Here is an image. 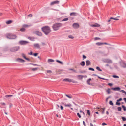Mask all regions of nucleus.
I'll return each mask as SVG.
<instances>
[{"label":"nucleus","mask_w":126,"mask_h":126,"mask_svg":"<svg viewBox=\"0 0 126 126\" xmlns=\"http://www.w3.org/2000/svg\"><path fill=\"white\" fill-rule=\"evenodd\" d=\"M120 92H121L124 93H125V91L124 90H120Z\"/></svg>","instance_id":"69168bd1"},{"label":"nucleus","mask_w":126,"mask_h":126,"mask_svg":"<svg viewBox=\"0 0 126 126\" xmlns=\"http://www.w3.org/2000/svg\"><path fill=\"white\" fill-rule=\"evenodd\" d=\"M106 125H107V124L105 123H103L102 124V125L103 126Z\"/></svg>","instance_id":"338daca9"},{"label":"nucleus","mask_w":126,"mask_h":126,"mask_svg":"<svg viewBox=\"0 0 126 126\" xmlns=\"http://www.w3.org/2000/svg\"><path fill=\"white\" fill-rule=\"evenodd\" d=\"M94 39L95 40H98L100 39V38L98 37H95L94 38Z\"/></svg>","instance_id":"6e6d98bb"},{"label":"nucleus","mask_w":126,"mask_h":126,"mask_svg":"<svg viewBox=\"0 0 126 126\" xmlns=\"http://www.w3.org/2000/svg\"><path fill=\"white\" fill-rule=\"evenodd\" d=\"M116 105H120V104L119 101H117V102L116 103Z\"/></svg>","instance_id":"09e8293b"},{"label":"nucleus","mask_w":126,"mask_h":126,"mask_svg":"<svg viewBox=\"0 0 126 126\" xmlns=\"http://www.w3.org/2000/svg\"><path fill=\"white\" fill-rule=\"evenodd\" d=\"M54 60L51 59H48V62L49 63L53 62H54Z\"/></svg>","instance_id":"b1692460"},{"label":"nucleus","mask_w":126,"mask_h":126,"mask_svg":"<svg viewBox=\"0 0 126 126\" xmlns=\"http://www.w3.org/2000/svg\"><path fill=\"white\" fill-rule=\"evenodd\" d=\"M91 80V78H89L88 79V80L87 81V84L90 85V81Z\"/></svg>","instance_id":"4be33fe9"},{"label":"nucleus","mask_w":126,"mask_h":126,"mask_svg":"<svg viewBox=\"0 0 126 126\" xmlns=\"http://www.w3.org/2000/svg\"><path fill=\"white\" fill-rule=\"evenodd\" d=\"M65 95H66V96L67 97H68V98H72V96H70L67 95L66 94H65Z\"/></svg>","instance_id":"ea45409f"},{"label":"nucleus","mask_w":126,"mask_h":126,"mask_svg":"<svg viewBox=\"0 0 126 126\" xmlns=\"http://www.w3.org/2000/svg\"><path fill=\"white\" fill-rule=\"evenodd\" d=\"M64 105L65 107H70L71 106V104H64Z\"/></svg>","instance_id":"c756f323"},{"label":"nucleus","mask_w":126,"mask_h":126,"mask_svg":"<svg viewBox=\"0 0 126 126\" xmlns=\"http://www.w3.org/2000/svg\"><path fill=\"white\" fill-rule=\"evenodd\" d=\"M59 2V1L58 0H56L51 2L50 4L51 5H53L55 4H58Z\"/></svg>","instance_id":"9b49d317"},{"label":"nucleus","mask_w":126,"mask_h":126,"mask_svg":"<svg viewBox=\"0 0 126 126\" xmlns=\"http://www.w3.org/2000/svg\"><path fill=\"white\" fill-rule=\"evenodd\" d=\"M96 45L98 46H100L103 45V43L101 42H98L96 43Z\"/></svg>","instance_id":"a878e982"},{"label":"nucleus","mask_w":126,"mask_h":126,"mask_svg":"<svg viewBox=\"0 0 126 126\" xmlns=\"http://www.w3.org/2000/svg\"><path fill=\"white\" fill-rule=\"evenodd\" d=\"M6 37L9 39H15L17 38V36L13 34L9 33L6 35Z\"/></svg>","instance_id":"7ed1b4c3"},{"label":"nucleus","mask_w":126,"mask_h":126,"mask_svg":"<svg viewBox=\"0 0 126 126\" xmlns=\"http://www.w3.org/2000/svg\"><path fill=\"white\" fill-rule=\"evenodd\" d=\"M88 69L89 70H92L93 71H94V69L91 68H88Z\"/></svg>","instance_id":"49530a36"},{"label":"nucleus","mask_w":126,"mask_h":126,"mask_svg":"<svg viewBox=\"0 0 126 126\" xmlns=\"http://www.w3.org/2000/svg\"><path fill=\"white\" fill-rule=\"evenodd\" d=\"M32 26V25L30 24V25H27L26 24H24L23 25V26L24 27H29Z\"/></svg>","instance_id":"412c9836"},{"label":"nucleus","mask_w":126,"mask_h":126,"mask_svg":"<svg viewBox=\"0 0 126 126\" xmlns=\"http://www.w3.org/2000/svg\"><path fill=\"white\" fill-rule=\"evenodd\" d=\"M28 38L30 40L33 41H34V40L35 39V38L31 37H28Z\"/></svg>","instance_id":"aec40b11"},{"label":"nucleus","mask_w":126,"mask_h":126,"mask_svg":"<svg viewBox=\"0 0 126 126\" xmlns=\"http://www.w3.org/2000/svg\"><path fill=\"white\" fill-rule=\"evenodd\" d=\"M19 49V46H16L11 48L10 50L11 52H14L17 51Z\"/></svg>","instance_id":"20e7f679"},{"label":"nucleus","mask_w":126,"mask_h":126,"mask_svg":"<svg viewBox=\"0 0 126 126\" xmlns=\"http://www.w3.org/2000/svg\"><path fill=\"white\" fill-rule=\"evenodd\" d=\"M17 61L19 62H21L22 63L24 62H25V61L22 59L20 58L17 59L16 60Z\"/></svg>","instance_id":"a211bd4d"},{"label":"nucleus","mask_w":126,"mask_h":126,"mask_svg":"<svg viewBox=\"0 0 126 126\" xmlns=\"http://www.w3.org/2000/svg\"><path fill=\"white\" fill-rule=\"evenodd\" d=\"M78 15V14L76 13L72 12L70 14V15L71 16H76Z\"/></svg>","instance_id":"2eb2a0df"},{"label":"nucleus","mask_w":126,"mask_h":126,"mask_svg":"<svg viewBox=\"0 0 126 126\" xmlns=\"http://www.w3.org/2000/svg\"><path fill=\"white\" fill-rule=\"evenodd\" d=\"M30 64L32 65H33L35 66H38V65H37V64H33V63H30Z\"/></svg>","instance_id":"864d4df0"},{"label":"nucleus","mask_w":126,"mask_h":126,"mask_svg":"<svg viewBox=\"0 0 126 126\" xmlns=\"http://www.w3.org/2000/svg\"><path fill=\"white\" fill-rule=\"evenodd\" d=\"M63 81H68L69 82H71V81H72V80L68 78H66L63 79Z\"/></svg>","instance_id":"4468645a"},{"label":"nucleus","mask_w":126,"mask_h":126,"mask_svg":"<svg viewBox=\"0 0 126 126\" xmlns=\"http://www.w3.org/2000/svg\"><path fill=\"white\" fill-rule=\"evenodd\" d=\"M72 26L74 28L77 29L79 27V25L78 23H74L73 24Z\"/></svg>","instance_id":"0eeeda50"},{"label":"nucleus","mask_w":126,"mask_h":126,"mask_svg":"<svg viewBox=\"0 0 126 126\" xmlns=\"http://www.w3.org/2000/svg\"><path fill=\"white\" fill-rule=\"evenodd\" d=\"M12 22V21L11 20H9L6 22V23L7 24H9L11 23Z\"/></svg>","instance_id":"393cba45"},{"label":"nucleus","mask_w":126,"mask_h":126,"mask_svg":"<svg viewBox=\"0 0 126 126\" xmlns=\"http://www.w3.org/2000/svg\"><path fill=\"white\" fill-rule=\"evenodd\" d=\"M110 89H108L106 90V91L107 93L108 94H109L110 93Z\"/></svg>","instance_id":"c85d7f7f"},{"label":"nucleus","mask_w":126,"mask_h":126,"mask_svg":"<svg viewBox=\"0 0 126 126\" xmlns=\"http://www.w3.org/2000/svg\"><path fill=\"white\" fill-rule=\"evenodd\" d=\"M68 20V18H64V19H63V20H62V21H67Z\"/></svg>","instance_id":"72a5a7b5"},{"label":"nucleus","mask_w":126,"mask_h":126,"mask_svg":"<svg viewBox=\"0 0 126 126\" xmlns=\"http://www.w3.org/2000/svg\"><path fill=\"white\" fill-rule=\"evenodd\" d=\"M111 89L112 90H113L115 91L117 90L118 91H119L120 88L119 87H117L115 88H112Z\"/></svg>","instance_id":"dca6fc26"},{"label":"nucleus","mask_w":126,"mask_h":126,"mask_svg":"<svg viewBox=\"0 0 126 126\" xmlns=\"http://www.w3.org/2000/svg\"><path fill=\"white\" fill-rule=\"evenodd\" d=\"M22 56L25 59V58H26V57L25 56V54H22Z\"/></svg>","instance_id":"13d9d810"},{"label":"nucleus","mask_w":126,"mask_h":126,"mask_svg":"<svg viewBox=\"0 0 126 126\" xmlns=\"http://www.w3.org/2000/svg\"><path fill=\"white\" fill-rule=\"evenodd\" d=\"M20 30L22 32H24L25 30V29L24 28H22L20 29Z\"/></svg>","instance_id":"e433bc0d"},{"label":"nucleus","mask_w":126,"mask_h":126,"mask_svg":"<svg viewBox=\"0 0 126 126\" xmlns=\"http://www.w3.org/2000/svg\"><path fill=\"white\" fill-rule=\"evenodd\" d=\"M105 109V108H103L101 109H100V110H101L102 111V114H103L104 113V111Z\"/></svg>","instance_id":"cd10ccee"},{"label":"nucleus","mask_w":126,"mask_h":126,"mask_svg":"<svg viewBox=\"0 0 126 126\" xmlns=\"http://www.w3.org/2000/svg\"><path fill=\"white\" fill-rule=\"evenodd\" d=\"M96 69L99 71H102V70L100 69V68L98 67H96Z\"/></svg>","instance_id":"473e14b6"},{"label":"nucleus","mask_w":126,"mask_h":126,"mask_svg":"<svg viewBox=\"0 0 126 126\" xmlns=\"http://www.w3.org/2000/svg\"><path fill=\"white\" fill-rule=\"evenodd\" d=\"M98 78L99 79H103V80H108L107 79H105L104 78H101L99 76H98Z\"/></svg>","instance_id":"f704fd0d"},{"label":"nucleus","mask_w":126,"mask_h":126,"mask_svg":"<svg viewBox=\"0 0 126 126\" xmlns=\"http://www.w3.org/2000/svg\"><path fill=\"white\" fill-rule=\"evenodd\" d=\"M121 66L124 68H126V64L123 61H121L120 62Z\"/></svg>","instance_id":"39448f33"},{"label":"nucleus","mask_w":126,"mask_h":126,"mask_svg":"<svg viewBox=\"0 0 126 126\" xmlns=\"http://www.w3.org/2000/svg\"><path fill=\"white\" fill-rule=\"evenodd\" d=\"M109 104L110 105H113V104L112 102V101H109Z\"/></svg>","instance_id":"4c0bfd02"},{"label":"nucleus","mask_w":126,"mask_h":126,"mask_svg":"<svg viewBox=\"0 0 126 126\" xmlns=\"http://www.w3.org/2000/svg\"><path fill=\"white\" fill-rule=\"evenodd\" d=\"M29 43V42L23 40L20 41L19 42V44L21 45H25Z\"/></svg>","instance_id":"423d86ee"},{"label":"nucleus","mask_w":126,"mask_h":126,"mask_svg":"<svg viewBox=\"0 0 126 126\" xmlns=\"http://www.w3.org/2000/svg\"><path fill=\"white\" fill-rule=\"evenodd\" d=\"M35 33L37 35L39 36H41L42 34L41 33L38 31H36L35 32Z\"/></svg>","instance_id":"9d476101"},{"label":"nucleus","mask_w":126,"mask_h":126,"mask_svg":"<svg viewBox=\"0 0 126 126\" xmlns=\"http://www.w3.org/2000/svg\"><path fill=\"white\" fill-rule=\"evenodd\" d=\"M118 110L119 111H121V108L120 107H118L117 108Z\"/></svg>","instance_id":"79ce46f5"},{"label":"nucleus","mask_w":126,"mask_h":126,"mask_svg":"<svg viewBox=\"0 0 126 126\" xmlns=\"http://www.w3.org/2000/svg\"><path fill=\"white\" fill-rule=\"evenodd\" d=\"M91 26L93 27H97L100 26V25L97 23H95L94 24H92L91 25Z\"/></svg>","instance_id":"f8f14e48"},{"label":"nucleus","mask_w":126,"mask_h":126,"mask_svg":"<svg viewBox=\"0 0 126 126\" xmlns=\"http://www.w3.org/2000/svg\"><path fill=\"white\" fill-rule=\"evenodd\" d=\"M122 118L123 120V121H125L126 120V119L124 117H122Z\"/></svg>","instance_id":"a19ab883"},{"label":"nucleus","mask_w":126,"mask_h":126,"mask_svg":"<svg viewBox=\"0 0 126 126\" xmlns=\"http://www.w3.org/2000/svg\"><path fill=\"white\" fill-rule=\"evenodd\" d=\"M87 114L89 115H90V112L89 110H88L87 111Z\"/></svg>","instance_id":"37998d69"},{"label":"nucleus","mask_w":126,"mask_h":126,"mask_svg":"<svg viewBox=\"0 0 126 126\" xmlns=\"http://www.w3.org/2000/svg\"><path fill=\"white\" fill-rule=\"evenodd\" d=\"M68 37L70 38H71V39H73L74 38L73 36L71 35H69Z\"/></svg>","instance_id":"58836bf2"},{"label":"nucleus","mask_w":126,"mask_h":126,"mask_svg":"<svg viewBox=\"0 0 126 126\" xmlns=\"http://www.w3.org/2000/svg\"><path fill=\"white\" fill-rule=\"evenodd\" d=\"M47 72L48 73H52V72L51 70H48L47 71Z\"/></svg>","instance_id":"c03bdc74"},{"label":"nucleus","mask_w":126,"mask_h":126,"mask_svg":"<svg viewBox=\"0 0 126 126\" xmlns=\"http://www.w3.org/2000/svg\"><path fill=\"white\" fill-rule=\"evenodd\" d=\"M28 54L29 55H32V51H31L30 53H29Z\"/></svg>","instance_id":"8fccbe9b"},{"label":"nucleus","mask_w":126,"mask_h":126,"mask_svg":"<svg viewBox=\"0 0 126 126\" xmlns=\"http://www.w3.org/2000/svg\"><path fill=\"white\" fill-rule=\"evenodd\" d=\"M108 84L109 86H112L113 85V84L111 83H109Z\"/></svg>","instance_id":"bf43d9fd"},{"label":"nucleus","mask_w":126,"mask_h":126,"mask_svg":"<svg viewBox=\"0 0 126 126\" xmlns=\"http://www.w3.org/2000/svg\"><path fill=\"white\" fill-rule=\"evenodd\" d=\"M111 19H113L115 20H119V19L113 18L112 17H111L110 18V19L108 21V22H110L111 21Z\"/></svg>","instance_id":"ddd939ff"},{"label":"nucleus","mask_w":126,"mask_h":126,"mask_svg":"<svg viewBox=\"0 0 126 126\" xmlns=\"http://www.w3.org/2000/svg\"><path fill=\"white\" fill-rule=\"evenodd\" d=\"M41 29L45 34L47 35L51 32V30L50 27L48 26H45L42 27Z\"/></svg>","instance_id":"f257e3e1"},{"label":"nucleus","mask_w":126,"mask_h":126,"mask_svg":"<svg viewBox=\"0 0 126 126\" xmlns=\"http://www.w3.org/2000/svg\"><path fill=\"white\" fill-rule=\"evenodd\" d=\"M0 104L2 105H5V103H1Z\"/></svg>","instance_id":"e2e57ef3"},{"label":"nucleus","mask_w":126,"mask_h":126,"mask_svg":"<svg viewBox=\"0 0 126 126\" xmlns=\"http://www.w3.org/2000/svg\"><path fill=\"white\" fill-rule=\"evenodd\" d=\"M56 62H58L59 63H60L61 64H63V63L62 62L59 60H56Z\"/></svg>","instance_id":"2f4dec72"},{"label":"nucleus","mask_w":126,"mask_h":126,"mask_svg":"<svg viewBox=\"0 0 126 126\" xmlns=\"http://www.w3.org/2000/svg\"><path fill=\"white\" fill-rule=\"evenodd\" d=\"M72 80V81H71V82H72L73 83H78V82L75 81H74V80Z\"/></svg>","instance_id":"de8ad7c7"},{"label":"nucleus","mask_w":126,"mask_h":126,"mask_svg":"<svg viewBox=\"0 0 126 126\" xmlns=\"http://www.w3.org/2000/svg\"><path fill=\"white\" fill-rule=\"evenodd\" d=\"M80 64L83 67L85 65V62L84 61L80 63Z\"/></svg>","instance_id":"5701e85b"},{"label":"nucleus","mask_w":126,"mask_h":126,"mask_svg":"<svg viewBox=\"0 0 126 126\" xmlns=\"http://www.w3.org/2000/svg\"><path fill=\"white\" fill-rule=\"evenodd\" d=\"M112 77L115 78H119V77L118 76L116 75H113L112 76Z\"/></svg>","instance_id":"c9c22d12"},{"label":"nucleus","mask_w":126,"mask_h":126,"mask_svg":"<svg viewBox=\"0 0 126 126\" xmlns=\"http://www.w3.org/2000/svg\"><path fill=\"white\" fill-rule=\"evenodd\" d=\"M25 59L26 60H28V61H30V60L29 58H27L26 57L25 58Z\"/></svg>","instance_id":"0e129e2a"},{"label":"nucleus","mask_w":126,"mask_h":126,"mask_svg":"<svg viewBox=\"0 0 126 126\" xmlns=\"http://www.w3.org/2000/svg\"><path fill=\"white\" fill-rule=\"evenodd\" d=\"M77 115L79 118H81V115L79 113H77Z\"/></svg>","instance_id":"a18cd8bd"},{"label":"nucleus","mask_w":126,"mask_h":126,"mask_svg":"<svg viewBox=\"0 0 126 126\" xmlns=\"http://www.w3.org/2000/svg\"><path fill=\"white\" fill-rule=\"evenodd\" d=\"M86 65L88 66L91 64V62L89 60H87L86 61Z\"/></svg>","instance_id":"6ab92c4d"},{"label":"nucleus","mask_w":126,"mask_h":126,"mask_svg":"<svg viewBox=\"0 0 126 126\" xmlns=\"http://www.w3.org/2000/svg\"><path fill=\"white\" fill-rule=\"evenodd\" d=\"M37 68H33L32 69V70L33 71H35L37 70Z\"/></svg>","instance_id":"603ef678"},{"label":"nucleus","mask_w":126,"mask_h":126,"mask_svg":"<svg viewBox=\"0 0 126 126\" xmlns=\"http://www.w3.org/2000/svg\"><path fill=\"white\" fill-rule=\"evenodd\" d=\"M34 46L35 48L40 49V47L39 44L38 43H35L34 44Z\"/></svg>","instance_id":"1a4fd4ad"},{"label":"nucleus","mask_w":126,"mask_h":126,"mask_svg":"<svg viewBox=\"0 0 126 126\" xmlns=\"http://www.w3.org/2000/svg\"><path fill=\"white\" fill-rule=\"evenodd\" d=\"M13 96V95H6L5 96V97L6 98L8 97H11Z\"/></svg>","instance_id":"bb28decb"},{"label":"nucleus","mask_w":126,"mask_h":126,"mask_svg":"<svg viewBox=\"0 0 126 126\" xmlns=\"http://www.w3.org/2000/svg\"><path fill=\"white\" fill-rule=\"evenodd\" d=\"M62 24L60 23H56L53 25L52 28L54 31H56L59 29V28L62 26Z\"/></svg>","instance_id":"f03ea898"},{"label":"nucleus","mask_w":126,"mask_h":126,"mask_svg":"<svg viewBox=\"0 0 126 126\" xmlns=\"http://www.w3.org/2000/svg\"><path fill=\"white\" fill-rule=\"evenodd\" d=\"M122 100V98H120L119 99L117 100V101L119 102V101H120Z\"/></svg>","instance_id":"680f3d73"},{"label":"nucleus","mask_w":126,"mask_h":126,"mask_svg":"<svg viewBox=\"0 0 126 126\" xmlns=\"http://www.w3.org/2000/svg\"><path fill=\"white\" fill-rule=\"evenodd\" d=\"M122 108H123V110L124 111H126V107L122 105Z\"/></svg>","instance_id":"7c9ffc66"},{"label":"nucleus","mask_w":126,"mask_h":126,"mask_svg":"<svg viewBox=\"0 0 126 126\" xmlns=\"http://www.w3.org/2000/svg\"><path fill=\"white\" fill-rule=\"evenodd\" d=\"M27 16L30 17H32V14H31L28 15Z\"/></svg>","instance_id":"3c124183"},{"label":"nucleus","mask_w":126,"mask_h":126,"mask_svg":"<svg viewBox=\"0 0 126 126\" xmlns=\"http://www.w3.org/2000/svg\"><path fill=\"white\" fill-rule=\"evenodd\" d=\"M80 72L81 73H85L86 72V71H80Z\"/></svg>","instance_id":"052dcab7"},{"label":"nucleus","mask_w":126,"mask_h":126,"mask_svg":"<svg viewBox=\"0 0 126 126\" xmlns=\"http://www.w3.org/2000/svg\"><path fill=\"white\" fill-rule=\"evenodd\" d=\"M104 62L108 63H112V61L110 59H105L104 60Z\"/></svg>","instance_id":"6e6552de"},{"label":"nucleus","mask_w":126,"mask_h":126,"mask_svg":"<svg viewBox=\"0 0 126 126\" xmlns=\"http://www.w3.org/2000/svg\"><path fill=\"white\" fill-rule=\"evenodd\" d=\"M103 44H106L107 45H111L108 44L107 43H103Z\"/></svg>","instance_id":"4d7b16f0"},{"label":"nucleus","mask_w":126,"mask_h":126,"mask_svg":"<svg viewBox=\"0 0 126 126\" xmlns=\"http://www.w3.org/2000/svg\"><path fill=\"white\" fill-rule=\"evenodd\" d=\"M38 53H34L33 54V55L35 56H36L38 55Z\"/></svg>","instance_id":"5fc2aeb1"},{"label":"nucleus","mask_w":126,"mask_h":126,"mask_svg":"<svg viewBox=\"0 0 126 126\" xmlns=\"http://www.w3.org/2000/svg\"><path fill=\"white\" fill-rule=\"evenodd\" d=\"M123 100L125 102H126V98H123Z\"/></svg>","instance_id":"774afa93"},{"label":"nucleus","mask_w":126,"mask_h":126,"mask_svg":"<svg viewBox=\"0 0 126 126\" xmlns=\"http://www.w3.org/2000/svg\"><path fill=\"white\" fill-rule=\"evenodd\" d=\"M77 77L80 80H81L84 77V76L82 75H78L77 76Z\"/></svg>","instance_id":"f3484780"}]
</instances>
